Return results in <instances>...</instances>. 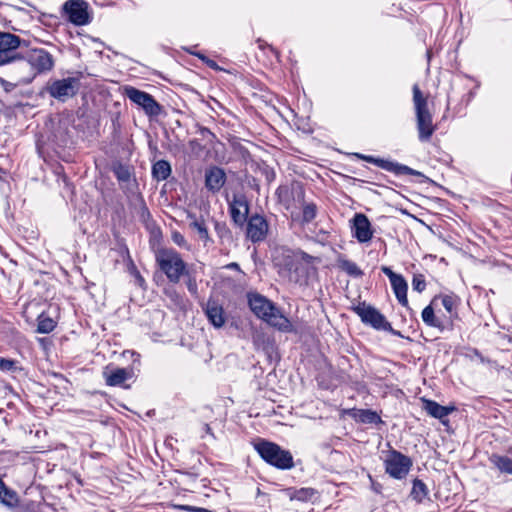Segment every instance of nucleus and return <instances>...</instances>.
I'll list each match as a JSON object with an SVG mask.
<instances>
[{"label": "nucleus", "instance_id": "nucleus-1", "mask_svg": "<svg viewBox=\"0 0 512 512\" xmlns=\"http://www.w3.org/2000/svg\"><path fill=\"white\" fill-rule=\"evenodd\" d=\"M248 302L252 312L270 326L282 332H291L293 325L290 320L267 298L260 294H250Z\"/></svg>", "mask_w": 512, "mask_h": 512}, {"label": "nucleus", "instance_id": "nucleus-2", "mask_svg": "<svg viewBox=\"0 0 512 512\" xmlns=\"http://www.w3.org/2000/svg\"><path fill=\"white\" fill-rule=\"evenodd\" d=\"M412 91L418 137L421 142H427L436 130L432 121V114L428 109V98L423 95L417 84L413 85Z\"/></svg>", "mask_w": 512, "mask_h": 512}, {"label": "nucleus", "instance_id": "nucleus-3", "mask_svg": "<svg viewBox=\"0 0 512 512\" xmlns=\"http://www.w3.org/2000/svg\"><path fill=\"white\" fill-rule=\"evenodd\" d=\"M279 201L286 206L287 209L292 207L290 196L293 202L302 206V221L304 223L311 222L317 215V207L314 203H305L304 189L299 183H294L291 187L281 186L277 189Z\"/></svg>", "mask_w": 512, "mask_h": 512}, {"label": "nucleus", "instance_id": "nucleus-4", "mask_svg": "<svg viewBox=\"0 0 512 512\" xmlns=\"http://www.w3.org/2000/svg\"><path fill=\"white\" fill-rule=\"evenodd\" d=\"M155 259L160 270L172 283H178L181 276L186 273L185 262L180 254L173 249H158L155 254Z\"/></svg>", "mask_w": 512, "mask_h": 512}, {"label": "nucleus", "instance_id": "nucleus-5", "mask_svg": "<svg viewBox=\"0 0 512 512\" xmlns=\"http://www.w3.org/2000/svg\"><path fill=\"white\" fill-rule=\"evenodd\" d=\"M255 449L267 463L278 469L286 470L294 466L292 454L275 443L261 441L255 445Z\"/></svg>", "mask_w": 512, "mask_h": 512}, {"label": "nucleus", "instance_id": "nucleus-6", "mask_svg": "<svg viewBox=\"0 0 512 512\" xmlns=\"http://www.w3.org/2000/svg\"><path fill=\"white\" fill-rule=\"evenodd\" d=\"M124 92L129 100L140 106L149 117H156L160 115L162 107L152 95L132 86H126L124 88Z\"/></svg>", "mask_w": 512, "mask_h": 512}, {"label": "nucleus", "instance_id": "nucleus-7", "mask_svg": "<svg viewBox=\"0 0 512 512\" xmlns=\"http://www.w3.org/2000/svg\"><path fill=\"white\" fill-rule=\"evenodd\" d=\"M412 467V460L396 451L392 450L389 452L385 459L386 472L393 478L402 479L404 478Z\"/></svg>", "mask_w": 512, "mask_h": 512}, {"label": "nucleus", "instance_id": "nucleus-8", "mask_svg": "<svg viewBox=\"0 0 512 512\" xmlns=\"http://www.w3.org/2000/svg\"><path fill=\"white\" fill-rule=\"evenodd\" d=\"M354 310L363 323L368 324L377 330L393 331L385 316L373 306L361 303L355 307Z\"/></svg>", "mask_w": 512, "mask_h": 512}, {"label": "nucleus", "instance_id": "nucleus-9", "mask_svg": "<svg viewBox=\"0 0 512 512\" xmlns=\"http://www.w3.org/2000/svg\"><path fill=\"white\" fill-rule=\"evenodd\" d=\"M63 15L76 26L87 25L90 22L88 4L84 0H68L62 6Z\"/></svg>", "mask_w": 512, "mask_h": 512}, {"label": "nucleus", "instance_id": "nucleus-10", "mask_svg": "<svg viewBox=\"0 0 512 512\" xmlns=\"http://www.w3.org/2000/svg\"><path fill=\"white\" fill-rule=\"evenodd\" d=\"M79 85V79L68 77L52 82L48 87V92L52 97L64 101L77 93Z\"/></svg>", "mask_w": 512, "mask_h": 512}, {"label": "nucleus", "instance_id": "nucleus-11", "mask_svg": "<svg viewBox=\"0 0 512 512\" xmlns=\"http://www.w3.org/2000/svg\"><path fill=\"white\" fill-rule=\"evenodd\" d=\"M24 58L29 62L31 68H33L35 76L39 73L50 71L54 66L52 55L42 48L31 49L26 53Z\"/></svg>", "mask_w": 512, "mask_h": 512}, {"label": "nucleus", "instance_id": "nucleus-12", "mask_svg": "<svg viewBox=\"0 0 512 512\" xmlns=\"http://www.w3.org/2000/svg\"><path fill=\"white\" fill-rule=\"evenodd\" d=\"M21 39L8 32H0V65L15 61L16 50L20 47Z\"/></svg>", "mask_w": 512, "mask_h": 512}, {"label": "nucleus", "instance_id": "nucleus-13", "mask_svg": "<svg viewBox=\"0 0 512 512\" xmlns=\"http://www.w3.org/2000/svg\"><path fill=\"white\" fill-rule=\"evenodd\" d=\"M16 62L9 68V72L14 80L13 85H24L30 83L34 78L33 68L24 57H16Z\"/></svg>", "mask_w": 512, "mask_h": 512}, {"label": "nucleus", "instance_id": "nucleus-14", "mask_svg": "<svg viewBox=\"0 0 512 512\" xmlns=\"http://www.w3.org/2000/svg\"><path fill=\"white\" fill-rule=\"evenodd\" d=\"M268 223L264 216L255 214L248 219L247 223V237L252 242L263 241L268 233Z\"/></svg>", "mask_w": 512, "mask_h": 512}, {"label": "nucleus", "instance_id": "nucleus-15", "mask_svg": "<svg viewBox=\"0 0 512 512\" xmlns=\"http://www.w3.org/2000/svg\"><path fill=\"white\" fill-rule=\"evenodd\" d=\"M363 159H365L369 163L375 164L376 166H378L386 171L393 172L396 175H402V174L420 175V173L418 171H416L406 165H402V164H399L396 162L384 160L381 158H374L372 156H365V157H363Z\"/></svg>", "mask_w": 512, "mask_h": 512}, {"label": "nucleus", "instance_id": "nucleus-16", "mask_svg": "<svg viewBox=\"0 0 512 512\" xmlns=\"http://www.w3.org/2000/svg\"><path fill=\"white\" fill-rule=\"evenodd\" d=\"M353 228L355 238L361 243L368 242L373 237L370 221L364 214L360 213L354 216Z\"/></svg>", "mask_w": 512, "mask_h": 512}, {"label": "nucleus", "instance_id": "nucleus-17", "mask_svg": "<svg viewBox=\"0 0 512 512\" xmlns=\"http://www.w3.org/2000/svg\"><path fill=\"white\" fill-rule=\"evenodd\" d=\"M248 211L249 207L245 197L235 195L230 202V214L233 221L238 225H242L247 219Z\"/></svg>", "mask_w": 512, "mask_h": 512}, {"label": "nucleus", "instance_id": "nucleus-18", "mask_svg": "<svg viewBox=\"0 0 512 512\" xmlns=\"http://www.w3.org/2000/svg\"><path fill=\"white\" fill-rule=\"evenodd\" d=\"M226 182L225 172L216 166L206 170L205 186L209 191L218 192Z\"/></svg>", "mask_w": 512, "mask_h": 512}, {"label": "nucleus", "instance_id": "nucleus-19", "mask_svg": "<svg viewBox=\"0 0 512 512\" xmlns=\"http://www.w3.org/2000/svg\"><path fill=\"white\" fill-rule=\"evenodd\" d=\"M103 375L108 386H119L131 379L134 376V371L132 368H115L104 371Z\"/></svg>", "mask_w": 512, "mask_h": 512}, {"label": "nucleus", "instance_id": "nucleus-20", "mask_svg": "<svg viewBox=\"0 0 512 512\" xmlns=\"http://www.w3.org/2000/svg\"><path fill=\"white\" fill-rule=\"evenodd\" d=\"M205 314L210 321V323L216 327L220 328L225 324L226 318L224 314V310L220 304H218L214 300H209L205 307Z\"/></svg>", "mask_w": 512, "mask_h": 512}, {"label": "nucleus", "instance_id": "nucleus-21", "mask_svg": "<svg viewBox=\"0 0 512 512\" xmlns=\"http://www.w3.org/2000/svg\"><path fill=\"white\" fill-rule=\"evenodd\" d=\"M423 408L431 417L439 419L443 423V419L455 410L454 406H442L436 401L428 399H423Z\"/></svg>", "mask_w": 512, "mask_h": 512}, {"label": "nucleus", "instance_id": "nucleus-22", "mask_svg": "<svg viewBox=\"0 0 512 512\" xmlns=\"http://www.w3.org/2000/svg\"><path fill=\"white\" fill-rule=\"evenodd\" d=\"M191 222L189 223V227L193 230H195L198 233V236L201 241L204 242V244H207L211 241V238L209 236L208 228L205 223V220L201 218H197L195 215H188Z\"/></svg>", "mask_w": 512, "mask_h": 512}, {"label": "nucleus", "instance_id": "nucleus-23", "mask_svg": "<svg viewBox=\"0 0 512 512\" xmlns=\"http://www.w3.org/2000/svg\"><path fill=\"white\" fill-rule=\"evenodd\" d=\"M391 286L393 288V291H394L395 296L398 299L399 303L403 306H407L408 305V299H407L408 285H407L406 280L403 278V276L400 275L398 278L393 280L391 282Z\"/></svg>", "mask_w": 512, "mask_h": 512}, {"label": "nucleus", "instance_id": "nucleus-24", "mask_svg": "<svg viewBox=\"0 0 512 512\" xmlns=\"http://www.w3.org/2000/svg\"><path fill=\"white\" fill-rule=\"evenodd\" d=\"M353 417L357 421L362 422V423L372 424V423H380L381 422L380 416L375 411H372L369 409L354 410Z\"/></svg>", "mask_w": 512, "mask_h": 512}, {"label": "nucleus", "instance_id": "nucleus-25", "mask_svg": "<svg viewBox=\"0 0 512 512\" xmlns=\"http://www.w3.org/2000/svg\"><path fill=\"white\" fill-rule=\"evenodd\" d=\"M152 174L158 181L166 180L171 174V166L167 161L159 160L153 165Z\"/></svg>", "mask_w": 512, "mask_h": 512}, {"label": "nucleus", "instance_id": "nucleus-26", "mask_svg": "<svg viewBox=\"0 0 512 512\" xmlns=\"http://www.w3.org/2000/svg\"><path fill=\"white\" fill-rule=\"evenodd\" d=\"M490 461L501 473L512 475V459L509 457L494 454Z\"/></svg>", "mask_w": 512, "mask_h": 512}, {"label": "nucleus", "instance_id": "nucleus-27", "mask_svg": "<svg viewBox=\"0 0 512 512\" xmlns=\"http://www.w3.org/2000/svg\"><path fill=\"white\" fill-rule=\"evenodd\" d=\"M17 494L8 489L0 479V502L6 506L12 507L17 504Z\"/></svg>", "mask_w": 512, "mask_h": 512}, {"label": "nucleus", "instance_id": "nucleus-28", "mask_svg": "<svg viewBox=\"0 0 512 512\" xmlns=\"http://www.w3.org/2000/svg\"><path fill=\"white\" fill-rule=\"evenodd\" d=\"M428 495V489L425 483L419 479H415L411 490V496L417 502H422Z\"/></svg>", "mask_w": 512, "mask_h": 512}, {"label": "nucleus", "instance_id": "nucleus-29", "mask_svg": "<svg viewBox=\"0 0 512 512\" xmlns=\"http://www.w3.org/2000/svg\"><path fill=\"white\" fill-rule=\"evenodd\" d=\"M338 266L343 271H345L347 274H349L350 276H353V277H360L363 274L356 263H354L350 260H347V259L340 258L338 260Z\"/></svg>", "mask_w": 512, "mask_h": 512}, {"label": "nucleus", "instance_id": "nucleus-30", "mask_svg": "<svg viewBox=\"0 0 512 512\" xmlns=\"http://www.w3.org/2000/svg\"><path fill=\"white\" fill-rule=\"evenodd\" d=\"M55 328V322L49 317L38 318L37 331L39 333H50Z\"/></svg>", "mask_w": 512, "mask_h": 512}, {"label": "nucleus", "instance_id": "nucleus-31", "mask_svg": "<svg viewBox=\"0 0 512 512\" xmlns=\"http://www.w3.org/2000/svg\"><path fill=\"white\" fill-rule=\"evenodd\" d=\"M423 321L431 327H438L439 321L436 319L433 308L429 305L422 311Z\"/></svg>", "mask_w": 512, "mask_h": 512}, {"label": "nucleus", "instance_id": "nucleus-32", "mask_svg": "<svg viewBox=\"0 0 512 512\" xmlns=\"http://www.w3.org/2000/svg\"><path fill=\"white\" fill-rule=\"evenodd\" d=\"M113 172L119 181L127 182L131 177L130 170L127 166L116 164L113 166Z\"/></svg>", "mask_w": 512, "mask_h": 512}, {"label": "nucleus", "instance_id": "nucleus-33", "mask_svg": "<svg viewBox=\"0 0 512 512\" xmlns=\"http://www.w3.org/2000/svg\"><path fill=\"white\" fill-rule=\"evenodd\" d=\"M441 303L448 313H452L456 307V299L451 295H443L440 297Z\"/></svg>", "mask_w": 512, "mask_h": 512}, {"label": "nucleus", "instance_id": "nucleus-34", "mask_svg": "<svg viewBox=\"0 0 512 512\" xmlns=\"http://www.w3.org/2000/svg\"><path fill=\"white\" fill-rule=\"evenodd\" d=\"M413 289L417 292H422L426 287V282L423 275H414L412 280Z\"/></svg>", "mask_w": 512, "mask_h": 512}, {"label": "nucleus", "instance_id": "nucleus-35", "mask_svg": "<svg viewBox=\"0 0 512 512\" xmlns=\"http://www.w3.org/2000/svg\"><path fill=\"white\" fill-rule=\"evenodd\" d=\"M172 240L179 247H183V248L189 249V245H188L185 237L180 232L174 231L172 233Z\"/></svg>", "mask_w": 512, "mask_h": 512}, {"label": "nucleus", "instance_id": "nucleus-36", "mask_svg": "<svg viewBox=\"0 0 512 512\" xmlns=\"http://www.w3.org/2000/svg\"><path fill=\"white\" fill-rule=\"evenodd\" d=\"M15 368V361L8 359H0V369L2 371H10Z\"/></svg>", "mask_w": 512, "mask_h": 512}, {"label": "nucleus", "instance_id": "nucleus-37", "mask_svg": "<svg viewBox=\"0 0 512 512\" xmlns=\"http://www.w3.org/2000/svg\"><path fill=\"white\" fill-rule=\"evenodd\" d=\"M382 272L389 278L390 282H392L393 280H395L396 278H398L400 276V274H396L394 273L391 268L387 267V266H383L381 268Z\"/></svg>", "mask_w": 512, "mask_h": 512}, {"label": "nucleus", "instance_id": "nucleus-38", "mask_svg": "<svg viewBox=\"0 0 512 512\" xmlns=\"http://www.w3.org/2000/svg\"><path fill=\"white\" fill-rule=\"evenodd\" d=\"M197 56L199 58H201L202 60H205L209 67L214 68V69L218 68V66H217L215 61H213V60H206L204 56H201L199 54Z\"/></svg>", "mask_w": 512, "mask_h": 512}, {"label": "nucleus", "instance_id": "nucleus-39", "mask_svg": "<svg viewBox=\"0 0 512 512\" xmlns=\"http://www.w3.org/2000/svg\"><path fill=\"white\" fill-rule=\"evenodd\" d=\"M301 258L307 262V263H311L313 260H315V257L305 253V252H302L301 253Z\"/></svg>", "mask_w": 512, "mask_h": 512}, {"label": "nucleus", "instance_id": "nucleus-40", "mask_svg": "<svg viewBox=\"0 0 512 512\" xmlns=\"http://www.w3.org/2000/svg\"><path fill=\"white\" fill-rule=\"evenodd\" d=\"M188 289L189 291L191 292H195L196 291V284L195 283H192L191 281L188 283Z\"/></svg>", "mask_w": 512, "mask_h": 512}, {"label": "nucleus", "instance_id": "nucleus-41", "mask_svg": "<svg viewBox=\"0 0 512 512\" xmlns=\"http://www.w3.org/2000/svg\"><path fill=\"white\" fill-rule=\"evenodd\" d=\"M3 85H4V88H5L6 90H9V86H11V87H15V86L13 85V83H10V82H7V81H4V82H3Z\"/></svg>", "mask_w": 512, "mask_h": 512}, {"label": "nucleus", "instance_id": "nucleus-42", "mask_svg": "<svg viewBox=\"0 0 512 512\" xmlns=\"http://www.w3.org/2000/svg\"><path fill=\"white\" fill-rule=\"evenodd\" d=\"M229 267H231V268H238V264L237 263H231L229 265Z\"/></svg>", "mask_w": 512, "mask_h": 512}]
</instances>
